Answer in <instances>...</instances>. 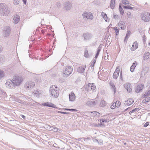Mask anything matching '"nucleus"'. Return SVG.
Returning a JSON list of instances; mask_svg holds the SVG:
<instances>
[{
	"label": "nucleus",
	"mask_w": 150,
	"mask_h": 150,
	"mask_svg": "<svg viewBox=\"0 0 150 150\" xmlns=\"http://www.w3.org/2000/svg\"><path fill=\"white\" fill-rule=\"evenodd\" d=\"M23 81L21 76H15L12 80H8L6 83L7 87L9 88H13L14 87L19 85Z\"/></svg>",
	"instance_id": "nucleus-1"
},
{
	"label": "nucleus",
	"mask_w": 150,
	"mask_h": 150,
	"mask_svg": "<svg viewBox=\"0 0 150 150\" xmlns=\"http://www.w3.org/2000/svg\"><path fill=\"white\" fill-rule=\"evenodd\" d=\"M10 12L8 8L5 4H0V16L6 17L8 16Z\"/></svg>",
	"instance_id": "nucleus-2"
},
{
	"label": "nucleus",
	"mask_w": 150,
	"mask_h": 150,
	"mask_svg": "<svg viewBox=\"0 0 150 150\" xmlns=\"http://www.w3.org/2000/svg\"><path fill=\"white\" fill-rule=\"evenodd\" d=\"M50 91L52 96L54 98H57L59 95V88L55 85L51 86L50 89Z\"/></svg>",
	"instance_id": "nucleus-3"
},
{
	"label": "nucleus",
	"mask_w": 150,
	"mask_h": 150,
	"mask_svg": "<svg viewBox=\"0 0 150 150\" xmlns=\"http://www.w3.org/2000/svg\"><path fill=\"white\" fill-rule=\"evenodd\" d=\"M73 68L71 66H67L63 70V76L68 77L72 72Z\"/></svg>",
	"instance_id": "nucleus-4"
},
{
	"label": "nucleus",
	"mask_w": 150,
	"mask_h": 150,
	"mask_svg": "<svg viewBox=\"0 0 150 150\" xmlns=\"http://www.w3.org/2000/svg\"><path fill=\"white\" fill-rule=\"evenodd\" d=\"M141 18L145 22H148L150 21V13L148 12H145L142 14Z\"/></svg>",
	"instance_id": "nucleus-5"
},
{
	"label": "nucleus",
	"mask_w": 150,
	"mask_h": 150,
	"mask_svg": "<svg viewBox=\"0 0 150 150\" xmlns=\"http://www.w3.org/2000/svg\"><path fill=\"white\" fill-rule=\"evenodd\" d=\"M35 85V83L32 81L27 82L25 85V88L30 89L33 88Z\"/></svg>",
	"instance_id": "nucleus-6"
},
{
	"label": "nucleus",
	"mask_w": 150,
	"mask_h": 150,
	"mask_svg": "<svg viewBox=\"0 0 150 150\" xmlns=\"http://www.w3.org/2000/svg\"><path fill=\"white\" fill-rule=\"evenodd\" d=\"M82 16L84 18H86L92 20L93 18L92 14L90 12H85L83 13Z\"/></svg>",
	"instance_id": "nucleus-7"
},
{
	"label": "nucleus",
	"mask_w": 150,
	"mask_h": 150,
	"mask_svg": "<svg viewBox=\"0 0 150 150\" xmlns=\"http://www.w3.org/2000/svg\"><path fill=\"white\" fill-rule=\"evenodd\" d=\"M122 111L121 112H124L127 110H128V112H138L139 110H140V109H139V108H135L134 109L132 110V108H128L126 109H122Z\"/></svg>",
	"instance_id": "nucleus-8"
},
{
	"label": "nucleus",
	"mask_w": 150,
	"mask_h": 150,
	"mask_svg": "<svg viewBox=\"0 0 150 150\" xmlns=\"http://www.w3.org/2000/svg\"><path fill=\"white\" fill-rule=\"evenodd\" d=\"M83 37L85 40H87L91 38L92 35L89 33H86L83 34Z\"/></svg>",
	"instance_id": "nucleus-9"
},
{
	"label": "nucleus",
	"mask_w": 150,
	"mask_h": 150,
	"mask_svg": "<svg viewBox=\"0 0 150 150\" xmlns=\"http://www.w3.org/2000/svg\"><path fill=\"white\" fill-rule=\"evenodd\" d=\"M98 103V101L96 100H95V99H93L92 100L87 102L86 104L88 106H93Z\"/></svg>",
	"instance_id": "nucleus-10"
},
{
	"label": "nucleus",
	"mask_w": 150,
	"mask_h": 150,
	"mask_svg": "<svg viewBox=\"0 0 150 150\" xmlns=\"http://www.w3.org/2000/svg\"><path fill=\"white\" fill-rule=\"evenodd\" d=\"M10 33V29L8 26H6L5 27L4 33V37H7L8 36Z\"/></svg>",
	"instance_id": "nucleus-11"
},
{
	"label": "nucleus",
	"mask_w": 150,
	"mask_h": 150,
	"mask_svg": "<svg viewBox=\"0 0 150 150\" xmlns=\"http://www.w3.org/2000/svg\"><path fill=\"white\" fill-rule=\"evenodd\" d=\"M86 67V65H84L79 67L77 69V72L79 73H83Z\"/></svg>",
	"instance_id": "nucleus-12"
},
{
	"label": "nucleus",
	"mask_w": 150,
	"mask_h": 150,
	"mask_svg": "<svg viewBox=\"0 0 150 150\" xmlns=\"http://www.w3.org/2000/svg\"><path fill=\"white\" fill-rule=\"evenodd\" d=\"M64 8L66 10L70 9L71 7V2L68 1L65 2L64 4Z\"/></svg>",
	"instance_id": "nucleus-13"
},
{
	"label": "nucleus",
	"mask_w": 150,
	"mask_h": 150,
	"mask_svg": "<svg viewBox=\"0 0 150 150\" xmlns=\"http://www.w3.org/2000/svg\"><path fill=\"white\" fill-rule=\"evenodd\" d=\"M62 111H58L57 112H65L66 110L67 111H71L72 112H76L78 111V110L76 109L69 108H63L62 109Z\"/></svg>",
	"instance_id": "nucleus-14"
},
{
	"label": "nucleus",
	"mask_w": 150,
	"mask_h": 150,
	"mask_svg": "<svg viewBox=\"0 0 150 150\" xmlns=\"http://www.w3.org/2000/svg\"><path fill=\"white\" fill-rule=\"evenodd\" d=\"M131 84L129 83H126L124 85L125 88L127 90L128 92H130L132 91V89L130 88Z\"/></svg>",
	"instance_id": "nucleus-15"
},
{
	"label": "nucleus",
	"mask_w": 150,
	"mask_h": 150,
	"mask_svg": "<svg viewBox=\"0 0 150 150\" xmlns=\"http://www.w3.org/2000/svg\"><path fill=\"white\" fill-rule=\"evenodd\" d=\"M41 94V91L38 90H35L33 93L34 96L37 98H39Z\"/></svg>",
	"instance_id": "nucleus-16"
},
{
	"label": "nucleus",
	"mask_w": 150,
	"mask_h": 150,
	"mask_svg": "<svg viewBox=\"0 0 150 150\" xmlns=\"http://www.w3.org/2000/svg\"><path fill=\"white\" fill-rule=\"evenodd\" d=\"M143 85H138L135 89V92L137 93H139L143 88Z\"/></svg>",
	"instance_id": "nucleus-17"
},
{
	"label": "nucleus",
	"mask_w": 150,
	"mask_h": 150,
	"mask_svg": "<svg viewBox=\"0 0 150 150\" xmlns=\"http://www.w3.org/2000/svg\"><path fill=\"white\" fill-rule=\"evenodd\" d=\"M134 102L132 98H129L127 101L124 102L125 105H129L132 104Z\"/></svg>",
	"instance_id": "nucleus-18"
},
{
	"label": "nucleus",
	"mask_w": 150,
	"mask_h": 150,
	"mask_svg": "<svg viewBox=\"0 0 150 150\" xmlns=\"http://www.w3.org/2000/svg\"><path fill=\"white\" fill-rule=\"evenodd\" d=\"M109 84L111 88L112 89L113 91L114 92V94L116 91V87H115V84L112 81H110Z\"/></svg>",
	"instance_id": "nucleus-19"
},
{
	"label": "nucleus",
	"mask_w": 150,
	"mask_h": 150,
	"mask_svg": "<svg viewBox=\"0 0 150 150\" xmlns=\"http://www.w3.org/2000/svg\"><path fill=\"white\" fill-rule=\"evenodd\" d=\"M69 97L70 101H73L75 98V95L73 92H71L69 94Z\"/></svg>",
	"instance_id": "nucleus-20"
},
{
	"label": "nucleus",
	"mask_w": 150,
	"mask_h": 150,
	"mask_svg": "<svg viewBox=\"0 0 150 150\" xmlns=\"http://www.w3.org/2000/svg\"><path fill=\"white\" fill-rule=\"evenodd\" d=\"M118 25L120 27V28L122 30H124L126 28L125 25L124 23L122 21H120Z\"/></svg>",
	"instance_id": "nucleus-21"
},
{
	"label": "nucleus",
	"mask_w": 150,
	"mask_h": 150,
	"mask_svg": "<svg viewBox=\"0 0 150 150\" xmlns=\"http://www.w3.org/2000/svg\"><path fill=\"white\" fill-rule=\"evenodd\" d=\"M42 105L44 106L50 107L54 108H55L54 106L55 105L54 104L50 103L47 102L43 103H42Z\"/></svg>",
	"instance_id": "nucleus-22"
},
{
	"label": "nucleus",
	"mask_w": 150,
	"mask_h": 150,
	"mask_svg": "<svg viewBox=\"0 0 150 150\" xmlns=\"http://www.w3.org/2000/svg\"><path fill=\"white\" fill-rule=\"evenodd\" d=\"M138 47V44L137 41L134 42L131 48V50L134 51L137 49Z\"/></svg>",
	"instance_id": "nucleus-23"
},
{
	"label": "nucleus",
	"mask_w": 150,
	"mask_h": 150,
	"mask_svg": "<svg viewBox=\"0 0 150 150\" xmlns=\"http://www.w3.org/2000/svg\"><path fill=\"white\" fill-rule=\"evenodd\" d=\"M13 20L14 21L15 24H17L18 23L20 20V17L18 15H16L13 18Z\"/></svg>",
	"instance_id": "nucleus-24"
},
{
	"label": "nucleus",
	"mask_w": 150,
	"mask_h": 150,
	"mask_svg": "<svg viewBox=\"0 0 150 150\" xmlns=\"http://www.w3.org/2000/svg\"><path fill=\"white\" fill-rule=\"evenodd\" d=\"M115 0H111L110 3V7L111 8L113 9L115 6Z\"/></svg>",
	"instance_id": "nucleus-25"
},
{
	"label": "nucleus",
	"mask_w": 150,
	"mask_h": 150,
	"mask_svg": "<svg viewBox=\"0 0 150 150\" xmlns=\"http://www.w3.org/2000/svg\"><path fill=\"white\" fill-rule=\"evenodd\" d=\"M150 55V53L149 52H146L144 54V59L145 60L149 59L150 58L149 57Z\"/></svg>",
	"instance_id": "nucleus-26"
},
{
	"label": "nucleus",
	"mask_w": 150,
	"mask_h": 150,
	"mask_svg": "<svg viewBox=\"0 0 150 150\" xmlns=\"http://www.w3.org/2000/svg\"><path fill=\"white\" fill-rule=\"evenodd\" d=\"M136 63V62L134 61L133 63L132 66L130 67V70L132 72H133L134 70L135 67L136 66V65H135Z\"/></svg>",
	"instance_id": "nucleus-27"
},
{
	"label": "nucleus",
	"mask_w": 150,
	"mask_h": 150,
	"mask_svg": "<svg viewBox=\"0 0 150 150\" xmlns=\"http://www.w3.org/2000/svg\"><path fill=\"white\" fill-rule=\"evenodd\" d=\"M92 84L89 83L87 86H86V89L88 91H91V88H92Z\"/></svg>",
	"instance_id": "nucleus-28"
},
{
	"label": "nucleus",
	"mask_w": 150,
	"mask_h": 150,
	"mask_svg": "<svg viewBox=\"0 0 150 150\" xmlns=\"http://www.w3.org/2000/svg\"><path fill=\"white\" fill-rule=\"evenodd\" d=\"M101 16H102L103 18L106 21H107L108 17L107 14L103 12H102L101 13Z\"/></svg>",
	"instance_id": "nucleus-29"
},
{
	"label": "nucleus",
	"mask_w": 150,
	"mask_h": 150,
	"mask_svg": "<svg viewBox=\"0 0 150 150\" xmlns=\"http://www.w3.org/2000/svg\"><path fill=\"white\" fill-rule=\"evenodd\" d=\"M144 98H145V99H144L143 101V102L144 103H145V102H149L150 100V97H149L148 96H146L144 97Z\"/></svg>",
	"instance_id": "nucleus-30"
},
{
	"label": "nucleus",
	"mask_w": 150,
	"mask_h": 150,
	"mask_svg": "<svg viewBox=\"0 0 150 150\" xmlns=\"http://www.w3.org/2000/svg\"><path fill=\"white\" fill-rule=\"evenodd\" d=\"M45 128L48 130L51 131L52 130V126H50V125H45Z\"/></svg>",
	"instance_id": "nucleus-31"
},
{
	"label": "nucleus",
	"mask_w": 150,
	"mask_h": 150,
	"mask_svg": "<svg viewBox=\"0 0 150 150\" xmlns=\"http://www.w3.org/2000/svg\"><path fill=\"white\" fill-rule=\"evenodd\" d=\"M91 139L90 137H88L87 138H85L84 137H83L81 138H79L78 139V140L80 141H83V140L84 141H86V140H90Z\"/></svg>",
	"instance_id": "nucleus-32"
},
{
	"label": "nucleus",
	"mask_w": 150,
	"mask_h": 150,
	"mask_svg": "<svg viewBox=\"0 0 150 150\" xmlns=\"http://www.w3.org/2000/svg\"><path fill=\"white\" fill-rule=\"evenodd\" d=\"M106 103L104 100H102L101 101L100 104V107H103L105 105Z\"/></svg>",
	"instance_id": "nucleus-33"
},
{
	"label": "nucleus",
	"mask_w": 150,
	"mask_h": 150,
	"mask_svg": "<svg viewBox=\"0 0 150 150\" xmlns=\"http://www.w3.org/2000/svg\"><path fill=\"white\" fill-rule=\"evenodd\" d=\"M115 104V105L116 106V107L118 108L120 105H121V103L120 102L118 101H116L115 103H114Z\"/></svg>",
	"instance_id": "nucleus-34"
},
{
	"label": "nucleus",
	"mask_w": 150,
	"mask_h": 150,
	"mask_svg": "<svg viewBox=\"0 0 150 150\" xmlns=\"http://www.w3.org/2000/svg\"><path fill=\"white\" fill-rule=\"evenodd\" d=\"M107 120L109 121V119H108V118H106L105 119V118H102L100 119V122H107Z\"/></svg>",
	"instance_id": "nucleus-35"
},
{
	"label": "nucleus",
	"mask_w": 150,
	"mask_h": 150,
	"mask_svg": "<svg viewBox=\"0 0 150 150\" xmlns=\"http://www.w3.org/2000/svg\"><path fill=\"white\" fill-rule=\"evenodd\" d=\"M119 10L121 14L123 15L124 13V11L120 5L119 7Z\"/></svg>",
	"instance_id": "nucleus-36"
},
{
	"label": "nucleus",
	"mask_w": 150,
	"mask_h": 150,
	"mask_svg": "<svg viewBox=\"0 0 150 150\" xmlns=\"http://www.w3.org/2000/svg\"><path fill=\"white\" fill-rule=\"evenodd\" d=\"M100 49L99 47L98 48V50H97V53H96V56H95V58H96V59L98 57L99 54V53H100Z\"/></svg>",
	"instance_id": "nucleus-37"
},
{
	"label": "nucleus",
	"mask_w": 150,
	"mask_h": 150,
	"mask_svg": "<svg viewBox=\"0 0 150 150\" xmlns=\"http://www.w3.org/2000/svg\"><path fill=\"white\" fill-rule=\"evenodd\" d=\"M118 76H119L118 74V73L116 74V73H114L113 75V77L114 79H116L118 77Z\"/></svg>",
	"instance_id": "nucleus-38"
},
{
	"label": "nucleus",
	"mask_w": 150,
	"mask_h": 150,
	"mask_svg": "<svg viewBox=\"0 0 150 150\" xmlns=\"http://www.w3.org/2000/svg\"><path fill=\"white\" fill-rule=\"evenodd\" d=\"M123 7L124 8H125V9H130L131 10H132L133 9V7L130 6H123Z\"/></svg>",
	"instance_id": "nucleus-39"
},
{
	"label": "nucleus",
	"mask_w": 150,
	"mask_h": 150,
	"mask_svg": "<svg viewBox=\"0 0 150 150\" xmlns=\"http://www.w3.org/2000/svg\"><path fill=\"white\" fill-rule=\"evenodd\" d=\"M13 3L15 5H17L19 4V0H13Z\"/></svg>",
	"instance_id": "nucleus-40"
},
{
	"label": "nucleus",
	"mask_w": 150,
	"mask_h": 150,
	"mask_svg": "<svg viewBox=\"0 0 150 150\" xmlns=\"http://www.w3.org/2000/svg\"><path fill=\"white\" fill-rule=\"evenodd\" d=\"M113 29L115 30L116 33V35H118L119 31V29H118L116 27H114Z\"/></svg>",
	"instance_id": "nucleus-41"
},
{
	"label": "nucleus",
	"mask_w": 150,
	"mask_h": 150,
	"mask_svg": "<svg viewBox=\"0 0 150 150\" xmlns=\"http://www.w3.org/2000/svg\"><path fill=\"white\" fill-rule=\"evenodd\" d=\"M96 59H93V62H92V63H91V65H90V67H94V64L96 62Z\"/></svg>",
	"instance_id": "nucleus-42"
},
{
	"label": "nucleus",
	"mask_w": 150,
	"mask_h": 150,
	"mask_svg": "<svg viewBox=\"0 0 150 150\" xmlns=\"http://www.w3.org/2000/svg\"><path fill=\"white\" fill-rule=\"evenodd\" d=\"M146 96H150V91L146 92L145 94H144L143 95L144 97Z\"/></svg>",
	"instance_id": "nucleus-43"
},
{
	"label": "nucleus",
	"mask_w": 150,
	"mask_h": 150,
	"mask_svg": "<svg viewBox=\"0 0 150 150\" xmlns=\"http://www.w3.org/2000/svg\"><path fill=\"white\" fill-rule=\"evenodd\" d=\"M84 56L85 57H88L89 55L88 53V51L87 50H86L84 53Z\"/></svg>",
	"instance_id": "nucleus-44"
},
{
	"label": "nucleus",
	"mask_w": 150,
	"mask_h": 150,
	"mask_svg": "<svg viewBox=\"0 0 150 150\" xmlns=\"http://www.w3.org/2000/svg\"><path fill=\"white\" fill-rule=\"evenodd\" d=\"M4 76V72L0 70V79Z\"/></svg>",
	"instance_id": "nucleus-45"
},
{
	"label": "nucleus",
	"mask_w": 150,
	"mask_h": 150,
	"mask_svg": "<svg viewBox=\"0 0 150 150\" xmlns=\"http://www.w3.org/2000/svg\"><path fill=\"white\" fill-rule=\"evenodd\" d=\"M127 17L129 18H130L132 17L131 16V13L130 12H127Z\"/></svg>",
	"instance_id": "nucleus-46"
},
{
	"label": "nucleus",
	"mask_w": 150,
	"mask_h": 150,
	"mask_svg": "<svg viewBox=\"0 0 150 150\" xmlns=\"http://www.w3.org/2000/svg\"><path fill=\"white\" fill-rule=\"evenodd\" d=\"M110 116V115L109 114H107L106 115H104L103 117H104V118H108L109 119V117Z\"/></svg>",
	"instance_id": "nucleus-47"
},
{
	"label": "nucleus",
	"mask_w": 150,
	"mask_h": 150,
	"mask_svg": "<svg viewBox=\"0 0 150 150\" xmlns=\"http://www.w3.org/2000/svg\"><path fill=\"white\" fill-rule=\"evenodd\" d=\"M92 88H91V90L92 91H94L96 89V87L94 85L93 83H92Z\"/></svg>",
	"instance_id": "nucleus-48"
},
{
	"label": "nucleus",
	"mask_w": 150,
	"mask_h": 150,
	"mask_svg": "<svg viewBox=\"0 0 150 150\" xmlns=\"http://www.w3.org/2000/svg\"><path fill=\"white\" fill-rule=\"evenodd\" d=\"M119 72H120V69L118 68H116L114 73H116V74L118 73V74H119Z\"/></svg>",
	"instance_id": "nucleus-49"
},
{
	"label": "nucleus",
	"mask_w": 150,
	"mask_h": 150,
	"mask_svg": "<svg viewBox=\"0 0 150 150\" xmlns=\"http://www.w3.org/2000/svg\"><path fill=\"white\" fill-rule=\"evenodd\" d=\"M131 33V32L130 31H127V33L126 34V36L128 38H129L130 34Z\"/></svg>",
	"instance_id": "nucleus-50"
},
{
	"label": "nucleus",
	"mask_w": 150,
	"mask_h": 150,
	"mask_svg": "<svg viewBox=\"0 0 150 150\" xmlns=\"http://www.w3.org/2000/svg\"><path fill=\"white\" fill-rule=\"evenodd\" d=\"M58 130V129L56 127L53 126L52 130V131L54 132H57Z\"/></svg>",
	"instance_id": "nucleus-51"
},
{
	"label": "nucleus",
	"mask_w": 150,
	"mask_h": 150,
	"mask_svg": "<svg viewBox=\"0 0 150 150\" xmlns=\"http://www.w3.org/2000/svg\"><path fill=\"white\" fill-rule=\"evenodd\" d=\"M100 122V123L99 124V126L102 127H105V125L104 124L102 123L101 122Z\"/></svg>",
	"instance_id": "nucleus-52"
},
{
	"label": "nucleus",
	"mask_w": 150,
	"mask_h": 150,
	"mask_svg": "<svg viewBox=\"0 0 150 150\" xmlns=\"http://www.w3.org/2000/svg\"><path fill=\"white\" fill-rule=\"evenodd\" d=\"M115 107H116L114 103H112V105L111 106L110 108L112 109H114L115 108Z\"/></svg>",
	"instance_id": "nucleus-53"
},
{
	"label": "nucleus",
	"mask_w": 150,
	"mask_h": 150,
	"mask_svg": "<svg viewBox=\"0 0 150 150\" xmlns=\"http://www.w3.org/2000/svg\"><path fill=\"white\" fill-rule=\"evenodd\" d=\"M56 5L59 8L61 7V4L59 2H58L56 4Z\"/></svg>",
	"instance_id": "nucleus-54"
},
{
	"label": "nucleus",
	"mask_w": 150,
	"mask_h": 150,
	"mask_svg": "<svg viewBox=\"0 0 150 150\" xmlns=\"http://www.w3.org/2000/svg\"><path fill=\"white\" fill-rule=\"evenodd\" d=\"M149 125V122H146V123L144 125V127H146L147 126H148Z\"/></svg>",
	"instance_id": "nucleus-55"
},
{
	"label": "nucleus",
	"mask_w": 150,
	"mask_h": 150,
	"mask_svg": "<svg viewBox=\"0 0 150 150\" xmlns=\"http://www.w3.org/2000/svg\"><path fill=\"white\" fill-rule=\"evenodd\" d=\"M4 57L2 55H0V62L3 61Z\"/></svg>",
	"instance_id": "nucleus-56"
},
{
	"label": "nucleus",
	"mask_w": 150,
	"mask_h": 150,
	"mask_svg": "<svg viewBox=\"0 0 150 150\" xmlns=\"http://www.w3.org/2000/svg\"><path fill=\"white\" fill-rule=\"evenodd\" d=\"M98 143L99 144H101L103 143V141L102 140H100L99 141H98Z\"/></svg>",
	"instance_id": "nucleus-57"
},
{
	"label": "nucleus",
	"mask_w": 150,
	"mask_h": 150,
	"mask_svg": "<svg viewBox=\"0 0 150 150\" xmlns=\"http://www.w3.org/2000/svg\"><path fill=\"white\" fill-rule=\"evenodd\" d=\"M129 38L125 36V40H124V42H127V41L128 39Z\"/></svg>",
	"instance_id": "nucleus-58"
},
{
	"label": "nucleus",
	"mask_w": 150,
	"mask_h": 150,
	"mask_svg": "<svg viewBox=\"0 0 150 150\" xmlns=\"http://www.w3.org/2000/svg\"><path fill=\"white\" fill-rule=\"evenodd\" d=\"M118 15H115L114 16V18L115 19H118Z\"/></svg>",
	"instance_id": "nucleus-59"
},
{
	"label": "nucleus",
	"mask_w": 150,
	"mask_h": 150,
	"mask_svg": "<svg viewBox=\"0 0 150 150\" xmlns=\"http://www.w3.org/2000/svg\"><path fill=\"white\" fill-rule=\"evenodd\" d=\"M126 1L128 2V1L126 0H122V2L123 4H125V3H126Z\"/></svg>",
	"instance_id": "nucleus-60"
},
{
	"label": "nucleus",
	"mask_w": 150,
	"mask_h": 150,
	"mask_svg": "<svg viewBox=\"0 0 150 150\" xmlns=\"http://www.w3.org/2000/svg\"><path fill=\"white\" fill-rule=\"evenodd\" d=\"M21 117H22L23 119H25V117L24 115H20Z\"/></svg>",
	"instance_id": "nucleus-61"
},
{
	"label": "nucleus",
	"mask_w": 150,
	"mask_h": 150,
	"mask_svg": "<svg viewBox=\"0 0 150 150\" xmlns=\"http://www.w3.org/2000/svg\"><path fill=\"white\" fill-rule=\"evenodd\" d=\"M24 4H26V3H27V0H22Z\"/></svg>",
	"instance_id": "nucleus-62"
},
{
	"label": "nucleus",
	"mask_w": 150,
	"mask_h": 150,
	"mask_svg": "<svg viewBox=\"0 0 150 150\" xmlns=\"http://www.w3.org/2000/svg\"><path fill=\"white\" fill-rule=\"evenodd\" d=\"M98 140L96 139H94L93 140V141L94 142H98Z\"/></svg>",
	"instance_id": "nucleus-63"
},
{
	"label": "nucleus",
	"mask_w": 150,
	"mask_h": 150,
	"mask_svg": "<svg viewBox=\"0 0 150 150\" xmlns=\"http://www.w3.org/2000/svg\"><path fill=\"white\" fill-rule=\"evenodd\" d=\"M120 79H121V80H122V73H121L120 74Z\"/></svg>",
	"instance_id": "nucleus-64"
}]
</instances>
